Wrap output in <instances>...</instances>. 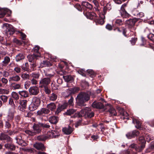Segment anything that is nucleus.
I'll list each match as a JSON object with an SVG mask.
<instances>
[{"label": "nucleus", "mask_w": 154, "mask_h": 154, "mask_svg": "<svg viewBox=\"0 0 154 154\" xmlns=\"http://www.w3.org/2000/svg\"><path fill=\"white\" fill-rule=\"evenodd\" d=\"M90 98V96L88 93L82 92L79 93L76 97V102L80 106H85V103L88 101Z\"/></svg>", "instance_id": "1"}, {"label": "nucleus", "mask_w": 154, "mask_h": 154, "mask_svg": "<svg viewBox=\"0 0 154 154\" xmlns=\"http://www.w3.org/2000/svg\"><path fill=\"white\" fill-rule=\"evenodd\" d=\"M84 14L87 18L90 19H94L97 24H99L102 25L104 23V19L105 18V17L103 14H102L101 16V15H99L100 17L99 18H97V16L96 13H94L91 14L88 12L85 14Z\"/></svg>", "instance_id": "2"}, {"label": "nucleus", "mask_w": 154, "mask_h": 154, "mask_svg": "<svg viewBox=\"0 0 154 154\" xmlns=\"http://www.w3.org/2000/svg\"><path fill=\"white\" fill-rule=\"evenodd\" d=\"M94 116V113L92 112L90 108L86 107L84 109H82L78 113H75L73 116V117H80L85 116L91 118Z\"/></svg>", "instance_id": "3"}, {"label": "nucleus", "mask_w": 154, "mask_h": 154, "mask_svg": "<svg viewBox=\"0 0 154 154\" xmlns=\"http://www.w3.org/2000/svg\"><path fill=\"white\" fill-rule=\"evenodd\" d=\"M33 129L34 132L26 130L25 131L26 133L29 135L33 136L35 134V133H38L41 132V126L40 125L39 123L38 124H34L33 126Z\"/></svg>", "instance_id": "4"}, {"label": "nucleus", "mask_w": 154, "mask_h": 154, "mask_svg": "<svg viewBox=\"0 0 154 154\" xmlns=\"http://www.w3.org/2000/svg\"><path fill=\"white\" fill-rule=\"evenodd\" d=\"M3 28L5 30V33L8 35H12L14 32L15 30L13 26L9 24H4Z\"/></svg>", "instance_id": "5"}, {"label": "nucleus", "mask_w": 154, "mask_h": 154, "mask_svg": "<svg viewBox=\"0 0 154 154\" xmlns=\"http://www.w3.org/2000/svg\"><path fill=\"white\" fill-rule=\"evenodd\" d=\"M14 113V110L12 112H9L7 121L5 122V127L6 128H9L11 127V122L13 118Z\"/></svg>", "instance_id": "6"}, {"label": "nucleus", "mask_w": 154, "mask_h": 154, "mask_svg": "<svg viewBox=\"0 0 154 154\" xmlns=\"http://www.w3.org/2000/svg\"><path fill=\"white\" fill-rule=\"evenodd\" d=\"M50 82L51 79L49 78H42L39 81V87L42 88L47 87L50 83Z\"/></svg>", "instance_id": "7"}, {"label": "nucleus", "mask_w": 154, "mask_h": 154, "mask_svg": "<svg viewBox=\"0 0 154 154\" xmlns=\"http://www.w3.org/2000/svg\"><path fill=\"white\" fill-rule=\"evenodd\" d=\"M11 14V11L7 8H0V18L4 17L6 14L10 16Z\"/></svg>", "instance_id": "8"}, {"label": "nucleus", "mask_w": 154, "mask_h": 154, "mask_svg": "<svg viewBox=\"0 0 154 154\" xmlns=\"http://www.w3.org/2000/svg\"><path fill=\"white\" fill-rule=\"evenodd\" d=\"M47 137L49 138L56 137L59 135L58 132L57 131L51 130L47 133Z\"/></svg>", "instance_id": "9"}, {"label": "nucleus", "mask_w": 154, "mask_h": 154, "mask_svg": "<svg viewBox=\"0 0 154 154\" xmlns=\"http://www.w3.org/2000/svg\"><path fill=\"white\" fill-rule=\"evenodd\" d=\"M29 91L30 94L36 95L39 92L38 88L36 86L31 87L29 89Z\"/></svg>", "instance_id": "10"}, {"label": "nucleus", "mask_w": 154, "mask_h": 154, "mask_svg": "<svg viewBox=\"0 0 154 154\" xmlns=\"http://www.w3.org/2000/svg\"><path fill=\"white\" fill-rule=\"evenodd\" d=\"M33 146L38 150H40L42 151L45 150V148L44 145L41 143H36L33 145Z\"/></svg>", "instance_id": "11"}, {"label": "nucleus", "mask_w": 154, "mask_h": 154, "mask_svg": "<svg viewBox=\"0 0 154 154\" xmlns=\"http://www.w3.org/2000/svg\"><path fill=\"white\" fill-rule=\"evenodd\" d=\"M40 53H38L37 54H35L32 55H29L27 56V58L28 60L30 62H32L35 58L40 57Z\"/></svg>", "instance_id": "12"}, {"label": "nucleus", "mask_w": 154, "mask_h": 154, "mask_svg": "<svg viewBox=\"0 0 154 154\" xmlns=\"http://www.w3.org/2000/svg\"><path fill=\"white\" fill-rule=\"evenodd\" d=\"M73 131V128L70 126H69L68 127L63 128V131L67 135L71 134Z\"/></svg>", "instance_id": "13"}, {"label": "nucleus", "mask_w": 154, "mask_h": 154, "mask_svg": "<svg viewBox=\"0 0 154 154\" xmlns=\"http://www.w3.org/2000/svg\"><path fill=\"white\" fill-rule=\"evenodd\" d=\"M50 111L45 108H42L37 112V113L38 115H42L43 114H48L49 113Z\"/></svg>", "instance_id": "14"}, {"label": "nucleus", "mask_w": 154, "mask_h": 154, "mask_svg": "<svg viewBox=\"0 0 154 154\" xmlns=\"http://www.w3.org/2000/svg\"><path fill=\"white\" fill-rule=\"evenodd\" d=\"M138 20L137 18H134L133 19H130L126 21V24L131 26H133L135 24Z\"/></svg>", "instance_id": "15"}, {"label": "nucleus", "mask_w": 154, "mask_h": 154, "mask_svg": "<svg viewBox=\"0 0 154 154\" xmlns=\"http://www.w3.org/2000/svg\"><path fill=\"white\" fill-rule=\"evenodd\" d=\"M92 106L94 108L101 109L104 107V105L100 102H94L92 104Z\"/></svg>", "instance_id": "16"}, {"label": "nucleus", "mask_w": 154, "mask_h": 154, "mask_svg": "<svg viewBox=\"0 0 154 154\" xmlns=\"http://www.w3.org/2000/svg\"><path fill=\"white\" fill-rule=\"evenodd\" d=\"M40 99L39 98L34 97L32 99L31 103L38 106L40 105Z\"/></svg>", "instance_id": "17"}, {"label": "nucleus", "mask_w": 154, "mask_h": 154, "mask_svg": "<svg viewBox=\"0 0 154 154\" xmlns=\"http://www.w3.org/2000/svg\"><path fill=\"white\" fill-rule=\"evenodd\" d=\"M10 61V57L8 56L5 57L4 59L3 60L2 62V65L3 67L5 66L8 64Z\"/></svg>", "instance_id": "18"}, {"label": "nucleus", "mask_w": 154, "mask_h": 154, "mask_svg": "<svg viewBox=\"0 0 154 154\" xmlns=\"http://www.w3.org/2000/svg\"><path fill=\"white\" fill-rule=\"evenodd\" d=\"M10 87L11 89L14 90L18 89L21 88V85L15 83H12L10 85Z\"/></svg>", "instance_id": "19"}, {"label": "nucleus", "mask_w": 154, "mask_h": 154, "mask_svg": "<svg viewBox=\"0 0 154 154\" xmlns=\"http://www.w3.org/2000/svg\"><path fill=\"white\" fill-rule=\"evenodd\" d=\"M58 117L55 116H51L49 119V122L51 124H55L58 121Z\"/></svg>", "instance_id": "20"}, {"label": "nucleus", "mask_w": 154, "mask_h": 154, "mask_svg": "<svg viewBox=\"0 0 154 154\" xmlns=\"http://www.w3.org/2000/svg\"><path fill=\"white\" fill-rule=\"evenodd\" d=\"M0 140H5L8 141H10L11 140V138L8 136L2 133L0 135Z\"/></svg>", "instance_id": "21"}, {"label": "nucleus", "mask_w": 154, "mask_h": 154, "mask_svg": "<svg viewBox=\"0 0 154 154\" xmlns=\"http://www.w3.org/2000/svg\"><path fill=\"white\" fill-rule=\"evenodd\" d=\"M20 78L18 75H15L10 77L9 79V82L14 81L15 82H18L20 80Z\"/></svg>", "instance_id": "22"}, {"label": "nucleus", "mask_w": 154, "mask_h": 154, "mask_svg": "<svg viewBox=\"0 0 154 154\" xmlns=\"http://www.w3.org/2000/svg\"><path fill=\"white\" fill-rule=\"evenodd\" d=\"M47 108L49 110L52 111L55 109L56 106L54 103H51L47 105Z\"/></svg>", "instance_id": "23"}, {"label": "nucleus", "mask_w": 154, "mask_h": 154, "mask_svg": "<svg viewBox=\"0 0 154 154\" xmlns=\"http://www.w3.org/2000/svg\"><path fill=\"white\" fill-rule=\"evenodd\" d=\"M139 141L142 143V145L141 146V149H143L144 148L145 146V143H146L145 140L144 138V137L143 136H140L139 139Z\"/></svg>", "instance_id": "24"}, {"label": "nucleus", "mask_w": 154, "mask_h": 154, "mask_svg": "<svg viewBox=\"0 0 154 154\" xmlns=\"http://www.w3.org/2000/svg\"><path fill=\"white\" fill-rule=\"evenodd\" d=\"M27 100H19V104L23 108L25 109L26 107Z\"/></svg>", "instance_id": "25"}, {"label": "nucleus", "mask_w": 154, "mask_h": 154, "mask_svg": "<svg viewBox=\"0 0 154 154\" xmlns=\"http://www.w3.org/2000/svg\"><path fill=\"white\" fill-rule=\"evenodd\" d=\"M19 94L23 98L27 97H28V93L27 91H19L18 92Z\"/></svg>", "instance_id": "26"}, {"label": "nucleus", "mask_w": 154, "mask_h": 154, "mask_svg": "<svg viewBox=\"0 0 154 154\" xmlns=\"http://www.w3.org/2000/svg\"><path fill=\"white\" fill-rule=\"evenodd\" d=\"M82 5L83 6L89 9H91L93 7L92 5L88 2H83Z\"/></svg>", "instance_id": "27"}, {"label": "nucleus", "mask_w": 154, "mask_h": 154, "mask_svg": "<svg viewBox=\"0 0 154 154\" xmlns=\"http://www.w3.org/2000/svg\"><path fill=\"white\" fill-rule=\"evenodd\" d=\"M129 148L134 149L137 152H140L143 149H141V147H137V145L134 143L131 144Z\"/></svg>", "instance_id": "28"}, {"label": "nucleus", "mask_w": 154, "mask_h": 154, "mask_svg": "<svg viewBox=\"0 0 154 154\" xmlns=\"http://www.w3.org/2000/svg\"><path fill=\"white\" fill-rule=\"evenodd\" d=\"M63 78L65 81L67 82L72 81L73 80V77L70 75L63 76Z\"/></svg>", "instance_id": "29"}, {"label": "nucleus", "mask_w": 154, "mask_h": 154, "mask_svg": "<svg viewBox=\"0 0 154 154\" xmlns=\"http://www.w3.org/2000/svg\"><path fill=\"white\" fill-rule=\"evenodd\" d=\"M5 146L6 148L11 150H14L15 149V146L11 144H5Z\"/></svg>", "instance_id": "30"}, {"label": "nucleus", "mask_w": 154, "mask_h": 154, "mask_svg": "<svg viewBox=\"0 0 154 154\" xmlns=\"http://www.w3.org/2000/svg\"><path fill=\"white\" fill-rule=\"evenodd\" d=\"M24 56L22 54H19L16 56V60L17 61H19L24 58Z\"/></svg>", "instance_id": "31"}, {"label": "nucleus", "mask_w": 154, "mask_h": 154, "mask_svg": "<svg viewBox=\"0 0 154 154\" xmlns=\"http://www.w3.org/2000/svg\"><path fill=\"white\" fill-rule=\"evenodd\" d=\"M76 111V110L73 109H69L67 110L65 114L66 115L70 116L73 114Z\"/></svg>", "instance_id": "32"}, {"label": "nucleus", "mask_w": 154, "mask_h": 154, "mask_svg": "<svg viewBox=\"0 0 154 154\" xmlns=\"http://www.w3.org/2000/svg\"><path fill=\"white\" fill-rule=\"evenodd\" d=\"M9 104L10 105H11L12 107L13 108V109H12L11 110H10L9 111V112L10 111V112H12V111L13 110H14V111L15 112V111H14V109L15 108V106L14 104V102H13V99H12L11 98H9Z\"/></svg>", "instance_id": "33"}, {"label": "nucleus", "mask_w": 154, "mask_h": 154, "mask_svg": "<svg viewBox=\"0 0 154 154\" xmlns=\"http://www.w3.org/2000/svg\"><path fill=\"white\" fill-rule=\"evenodd\" d=\"M48 138L47 137V135L46 136L41 135L37 137V140L39 141H43L45 140L46 139Z\"/></svg>", "instance_id": "34"}, {"label": "nucleus", "mask_w": 154, "mask_h": 154, "mask_svg": "<svg viewBox=\"0 0 154 154\" xmlns=\"http://www.w3.org/2000/svg\"><path fill=\"white\" fill-rule=\"evenodd\" d=\"M38 106L36 105L31 103L29 105V109L31 111H33L36 109Z\"/></svg>", "instance_id": "35"}, {"label": "nucleus", "mask_w": 154, "mask_h": 154, "mask_svg": "<svg viewBox=\"0 0 154 154\" xmlns=\"http://www.w3.org/2000/svg\"><path fill=\"white\" fill-rule=\"evenodd\" d=\"M50 63L48 61H43L42 63L40 64V67L42 68L44 66H50Z\"/></svg>", "instance_id": "36"}, {"label": "nucleus", "mask_w": 154, "mask_h": 154, "mask_svg": "<svg viewBox=\"0 0 154 154\" xmlns=\"http://www.w3.org/2000/svg\"><path fill=\"white\" fill-rule=\"evenodd\" d=\"M12 97L15 100H18L19 99V96L18 94L15 92H12L11 94Z\"/></svg>", "instance_id": "37"}, {"label": "nucleus", "mask_w": 154, "mask_h": 154, "mask_svg": "<svg viewBox=\"0 0 154 154\" xmlns=\"http://www.w3.org/2000/svg\"><path fill=\"white\" fill-rule=\"evenodd\" d=\"M134 15L137 16L138 18L137 19L138 20V19H140V18L144 16V13L142 12H137L136 13H134Z\"/></svg>", "instance_id": "38"}, {"label": "nucleus", "mask_w": 154, "mask_h": 154, "mask_svg": "<svg viewBox=\"0 0 154 154\" xmlns=\"http://www.w3.org/2000/svg\"><path fill=\"white\" fill-rule=\"evenodd\" d=\"M133 122L134 123H136L138 125V128L140 127L141 123L137 119L133 118Z\"/></svg>", "instance_id": "39"}, {"label": "nucleus", "mask_w": 154, "mask_h": 154, "mask_svg": "<svg viewBox=\"0 0 154 154\" xmlns=\"http://www.w3.org/2000/svg\"><path fill=\"white\" fill-rule=\"evenodd\" d=\"M121 12V15L123 17L127 18L129 17L130 15L125 10H122Z\"/></svg>", "instance_id": "40"}, {"label": "nucleus", "mask_w": 154, "mask_h": 154, "mask_svg": "<svg viewBox=\"0 0 154 154\" xmlns=\"http://www.w3.org/2000/svg\"><path fill=\"white\" fill-rule=\"evenodd\" d=\"M9 93V89L0 88V94H8Z\"/></svg>", "instance_id": "41"}, {"label": "nucleus", "mask_w": 154, "mask_h": 154, "mask_svg": "<svg viewBox=\"0 0 154 154\" xmlns=\"http://www.w3.org/2000/svg\"><path fill=\"white\" fill-rule=\"evenodd\" d=\"M146 141L147 142H149L154 139V137L152 136L149 134L146 135Z\"/></svg>", "instance_id": "42"}, {"label": "nucleus", "mask_w": 154, "mask_h": 154, "mask_svg": "<svg viewBox=\"0 0 154 154\" xmlns=\"http://www.w3.org/2000/svg\"><path fill=\"white\" fill-rule=\"evenodd\" d=\"M8 97L5 95H2L0 96V99L2 100L3 103L6 102L8 100Z\"/></svg>", "instance_id": "43"}, {"label": "nucleus", "mask_w": 154, "mask_h": 154, "mask_svg": "<svg viewBox=\"0 0 154 154\" xmlns=\"http://www.w3.org/2000/svg\"><path fill=\"white\" fill-rule=\"evenodd\" d=\"M57 98V96L54 93H53L50 97V100L51 101H54Z\"/></svg>", "instance_id": "44"}, {"label": "nucleus", "mask_w": 154, "mask_h": 154, "mask_svg": "<svg viewBox=\"0 0 154 154\" xmlns=\"http://www.w3.org/2000/svg\"><path fill=\"white\" fill-rule=\"evenodd\" d=\"M21 77L24 80H25L29 79V76L28 74L23 73L21 74Z\"/></svg>", "instance_id": "45"}, {"label": "nucleus", "mask_w": 154, "mask_h": 154, "mask_svg": "<svg viewBox=\"0 0 154 154\" xmlns=\"http://www.w3.org/2000/svg\"><path fill=\"white\" fill-rule=\"evenodd\" d=\"M109 112L112 115L114 116L116 115V111L114 108L113 107H110V108L109 110Z\"/></svg>", "instance_id": "46"}, {"label": "nucleus", "mask_w": 154, "mask_h": 154, "mask_svg": "<svg viewBox=\"0 0 154 154\" xmlns=\"http://www.w3.org/2000/svg\"><path fill=\"white\" fill-rule=\"evenodd\" d=\"M39 74L38 73H32L30 74V76L33 77V78L38 79L39 77Z\"/></svg>", "instance_id": "47"}, {"label": "nucleus", "mask_w": 154, "mask_h": 154, "mask_svg": "<svg viewBox=\"0 0 154 154\" xmlns=\"http://www.w3.org/2000/svg\"><path fill=\"white\" fill-rule=\"evenodd\" d=\"M115 23L119 25H121L123 24V22L121 19H117L115 21Z\"/></svg>", "instance_id": "48"}, {"label": "nucleus", "mask_w": 154, "mask_h": 154, "mask_svg": "<svg viewBox=\"0 0 154 154\" xmlns=\"http://www.w3.org/2000/svg\"><path fill=\"white\" fill-rule=\"evenodd\" d=\"M79 88L78 87H74L70 89L72 93H75L77 92L79 90Z\"/></svg>", "instance_id": "49"}, {"label": "nucleus", "mask_w": 154, "mask_h": 154, "mask_svg": "<svg viewBox=\"0 0 154 154\" xmlns=\"http://www.w3.org/2000/svg\"><path fill=\"white\" fill-rule=\"evenodd\" d=\"M133 134H134L133 133V131L131 132H130L126 134V136L128 138L130 139L134 137Z\"/></svg>", "instance_id": "50"}, {"label": "nucleus", "mask_w": 154, "mask_h": 154, "mask_svg": "<svg viewBox=\"0 0 154 154\" xmlns=\"http://www.w3.org/2000/svg\"><path fill=\"white\" fill-rule=\"evenodd\" d=\"M17 142L18 144L19 145H20L22 146H23L24 145L23 144V143H24L23 141L22 140L20 139V138H17L16 139Z\"/></svg>", "instance_id": "51"}, {"label": "nucleus", "mask_w": 154, "mask_h": 154, "mask_svg": "<svg viewBox=\"0 0 154 154\" xmlns=\"http://www.w3.org/2000/svg\"><path fill=\"white\" fill-rule=\"evenodd\" d=\"M0 82H1L4 85H6L8 82V80L4 78H2L0 79Z\"/></svg>", "instance_id": "52"}, {"label": "nucleus", "mask_w": 154, "mask_h": 154, "mask_svg": "<svg viewBox=\"0 0 154 154\" xmlns=\"http://www.w3.org/2000/svg\"><path fill=\"white\" fill-rule=\"evenodd\" d=\"M28 64L27 63H25L24 64H23L22 67L21 68L22 69L25 70V71H27V69H28Z\"/></svg>", "instance_id": "53"}, {"label": "nucleus", "mask_w": 154, "mask_h": 154, "mask_svg": "<svg viewBox=\"0 0 154 154\" xmlns=\"http://www.w3.org/2000/svg\"><path fill=\"white\" fill-rule=\"evenodd\" d=\"M148 38L151 41H154V35L150 33L147 36Z\"/></svg>", "instance_id": "54"}, {"label": "nucleus", "mask_w": 154, "mask_h": 154, "mask_svg": "<svg viewBox=\"0 0 154 154\" xmlns=\"http://www.w3.org/2000/svg\"><path fill=\"white\" fill-rule=\"evenodd\" d=\"M31 84V82L29 81H26L25 83V88L27 89L29 88Z\"/></svg>", "instance_id": "55"}, {"label": "nucleus", "mask_w": 154, "mask_h": 154, "mask_svg": "<svg viewBox=\"0 0 154 154\" xmlns=\"http://www.w3.org/2000/svg\"><path fill=\"white\" fill-rule=\"evenodd\" d=\"M128 114L127 113V112H124L123 113V114L122 115V119H128Z\"/></svg>", "instance_id": "56"}, {"label": "nucleus", "mask_w": 154, "mask_h": 154, "mask_svg": "<svg viewBox=\"0 0 154 154\" xmlns=\"http://www.w3.org/2000/svg\"><path fill=\"white\" fill-rule=\"evenodd\" d=\"M40 125L43 128H48L50 127V125L47 124L39 123Z\"/></svg>", "instance_id": "57"}, {"label": "nucleus", "mask_w": 154, "mask_h": 154, "mask_svg": "<svg viewBox=\"0 0 154 154\" xmlns=\"http://www.w3.org/2000/svg\"><path fill=\"white\" fill-rule=\"evenodd\" d=\"M63 109L62 108L59 106L57 108V110L55 112V114L56 115L58 114Z\"/></svg>", "instance_id": "58"}, {"label": "nucleus", "mask_w": 154, "mask_h": 154, "mask_svg": "<svg viewBox=\"0 0 154 154\" xmlns=\"http://www.w3.org/2000/svg\"><path fill=\"white\" fill-rule=\"evenodd\" d=\"M73 98L71 97L70 99L68 101V103L70 106H72L73 105Z\"/></svg>", "instance_id": "59"}, {"label": "nucleus", "mask_w": 154, "mask_h": 154, "mask_svg": "<svg viewBox=\"0 0 154 154\" xmlns=\"http://www.w3.org/2000/svg\"><path fill=\"white\" fill-rule=\"evenodd\" d=\"M18 32L20 34V36L21 37V38L23 40H24L26 37V35L25 34L22 33V32L19 31H18Z\"/></svg>", "instance_id": "60"}, {"label": "nucleus", "mask_w": 154, "mask_h": 154, "mask_svg": "<svg viewBox=\"0 0 154 154\" xmlns=\"http://www.w3.org/2000/svg\"><path fill=\"white\" fill-rule=\"evenodd\" d=\"M74 6L75 8L79 11H81L82 10L81 6L79 4H76Z\"/></svg>", "instance_id": "61"}, {"label": "nucleus", "mask_w": 154, "mask_h": 154, "mask_svg": "<svg viewBox=\"0 0 154 154\" xmlns=\"http://www.w3.org/2000/svg\"><path fill=\"white\" fill-rule=\"evenodd\" d=\"M78 72L83 76H85V71L83 70H79L78 71Z\"/></svg>", "instance_id": "62"}, {"label": "nucleus", "mask_w": 154, "mask_h": 154, "mask_svg": "<svg viewBox=\"0 0 154 154\" xmlns=\"http://www.w3.org/2000/svg\"><path fill=\"white\" fill-rule=\"evenodd\" d=\"M39 49V46H35L33 48V51L35 53H38V51Z\"/></svg>", "instance_id": "63"}, {"label": "nucleus", "mask_w": 154, "mask_h": 154, "mask_svg": "<svg viewBox=\"0 0 154 154\" xmlns=\"http://www.w3.org/2000/svg\"><path fill=\"white\" fill-rule=\"evenodd\" d=\"M31 82L32 85H36L37 83V81L36 79L33 78L31 80Z\"/></svg>", "instance_id": "64"}]
</instances>
